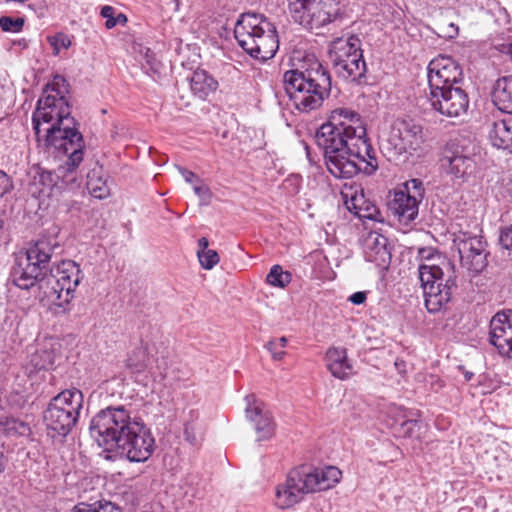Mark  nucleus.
I'll use <instances>...</instances> for the list:
<instances>
[{
  "label": "nucleus",
  "instance_id": "f257e3e1",
  "mask_svg": "<svg viewBox=\"0 0 512 512\" xmlns=\"http://www.w3.org/2000/svg\"><path fill=\"white\" fill-rule=\"evenodd\" d=\"M326 167L335 178H352L378 169L376 151L367 138L365 123L356 111L341 107L331 111L315 134Z\"/></svg>",
  "mask_w": 512,
  "mask_h": 512
},
{
  "label": "nucleus",
  "instance_id": "f03ea898",
  "mask_svg": "<svg viewBox=\"0 0 512 512\" xmlns=\"http://www.w3.org/2000/svg\"><path fill=\"white\" fill-rule=\"evenodd\" d=\"M283 84L294 107L305 113L321 107L331 90L329 72L313 55L300 68L286 71Z\"/></svg>",
  "mask_w": 512,
  "mask_h": 512
},
{
  "label": "nucleus",
  "instance_id": "7ed1b4c3",
  "mask_svg": "<svg viewBox=\"0 0 512 512\" xmlns=\"http://www.w3.org/2000/svg\"><path fill=\"white\" fill-rule=\"evenodd\" d=\"M78 125L75 119H66L58 126H50L45 135V146L49 152L67 156L65 162L57 167L56 176L69 187H79L82 180L79 165L83 161L85 144Z\"/></svg>",
  "mask_w": 512,
  "mask_h": 512
},
{
  "label": "nucleus",
  "instance_id": "20e7f679",
  "mask_svg": "<svg viewBox=\"0 0 512 512\" xmlns=\"http://www.w3.org/2000/svg\"><path fill=\"white\" fill-rule=\"evenodd\" d=\"M342 472L335 466L308 469L305 466L289 472L286 481L276 489V505L287 509L297 504L304 494L332 488L341 479Z\"/></svg>",
  "mask_w": 512,
  "mask_h": 512
},
{
  "label": "nucleus",
  "instance_id": "39448f33",
  "mask_svg": "<svg viewBox=\"0 0 512 512\" xmlns=\"http://www.w3.org/2000/svg\"><path fill=\"white\" fill-rule=\"evenodd\" d=\"M234 36L238 45L258 60L271 59L279 48L276 27L262 14H241L235 23Z\"/></svg>",
  "mask_w": 512,
  "mask_h": 512
},
{
  "label": "nucleus",
  "instance_id": "423d86ee",
  "mask_svg": "<svg viewBox=\"0 0 512 512\" xmlns=\"http://www.w3.org/2000/svg\"><path fill=\"white\" fill-rule=\"evenodd\" d=\"M436 256L438 263H422L418 268L425 306L431 313L445 308L457 290L454 264L439 254Z\"/></svg>",
  "mask_w": 512,
  "mask_h": 512
},
{
  "label": "nucleus",
  "instance_id": "0eeeda50",
  "mask_svg": "<svg viewBox=\"0 0 512 512\" xmlns=\"http://www.w3.org/2000/svg\"><path fill=\"white\" fill-rule=\"evenodd\" d=\"M330 60L336 75L346 81L362 83L367 65L361 39L355 34L344 35L331 43Z\"/></svg>",
  "mask_w": 512,
  "mask_h": 512
},
{
  "label": "nucleus",
  "instance_id": "6e6552de",
  "mask_svg": "<svg viewBox=\"0 0 512 512\" xmlns=\"http://www.w3.org/2000/svg\"><path fill=\"white\" fill-rule=\"evenodd\" d=\"M141 418L132 416L125 406L101 409L91 420L90 433L100 446L115 447Z\"/></svg>",
  "mask_w": 512,
  "mask_h": 512
},
{
  "label": "nucleus",
  "instance_id": "1a4fd4ad",
  "mask_svg": "<svg viewBox=\"0 0 512 512\" xmlns=\"http://www.w3.org/2000/svg\"><path fill=\"white\" fill-rule=\"evenodd\" d=\"M83 393L76 388L67 389L54 396L43 413V421L53 436H66L78 422L83 408Z\"/></svg>",
  "mask_w": 512,
  "mask_h": 512
},
{
  "label": "nucleus",
  "instance_id": "9d476101",
  "mask_svg": "<svg viewBox=\"0 0 512 512\" xmlns=\"http://www.w3.org/2000/svg\"><path fill=\"white\" fill-rule=\"evenodd\" d=\"M82 279V270L75 261L62 260L47 273L46 286L50 289L44 293L57 306L65 309L75 297L76 288Z\"/></svg>",
  "mask_w": 512,
  "mask_h": 512
},
{
  "label": "nucleus",
  "instance_id": "9b49d317",
  "mask_svg": "<svg viewBox=\"0 0 512 512\" xmlns=\"http://www.w3.org/2000/svg\"><path fill=\"white\" fill-rule=\"evenodd\" d=\"M295 22L313 30L330 23L339 12L336 0H287Z\"/></svg>",
  "mask_w": 512,
  "mask_h": 512
},
{
  "label": "nucleus",
  "instance_id": "f8f14e48",
  "mask_svg": "<svg viewBox=\"0 0 512 512\" xmlns=\"http://www.w3.org/2000/svg\"><path fill=\"white\" fill-rule=\"evenodd\" d=\"M130 462L147 461L155 448V440L142 420L133 426L115 446Z\"/></svg>",
  "mask_w": 512,
  "mask_h": 512
},
{
  "label": "nucleus",
  "instance_id": "ddd939ff",
  "mask_svg": "<svg viewBox=\"0 0 512 512\" xmlns=\"http://www.w3.org/2000/svg\"><path fill=\"white\" fill-rule=\"evenodd\" d=\"M424 140L423 127L420 124L411 119H397L391 126L387 142L395 154L401 156L420 149Z\"/></svg>",
  "mask_w": 512,
  "mask_h": 512
},
{
  "label": "nucleus",
  "instance_id": "4468645a",
  "mask_svg": "<svg viewBox=\"0 0 512 512\" xmlns=\"http://www.w3.org/2000/svg\"><path fill=\"white\" fill-rule=\"evenodd\" d=\"M454 243L457 247L460 262L463 268L478 274L487 266V243L481 236L463 233Z\"/></svg>",
  "mask_w": 512,
  "mask_h": 512
},
{
  "label": "nucleus",
  "instance_id": "2eb2a0df",
  "mask_svg": "<svg viewBox=\"0 0 512 512\" xmlns=\"http://www.w3.org/2000/svg\"><path fill=\"white\" fill-rule=\"evenodd\" d=\"M430 92L459 85L463 79L460 65L449 56H438L427 67Z\"/></svg>",
  "mask_w": 512,
  "mask_h": 512
},
{
  "label": "nucleus",
  "instance_id": "dca6fc26",
  "mask_svg": "<svg viewBox=\"0 0 512 512\" xmlns=\"http://www.w3.org/2000/svg\"><path fill=\"white\" fill-rule=\"evenodd\" d=\"M70 114L71 108L66 97H57L49 93L45 97L40 98L32 116L36 135L40 134L41 121L52 123L51 126H58L61 122L64 123L66 119H74Z\"/></svg>",
  "mask_w": 512,
  "mask_h": 512
},
{
  "label": "nucleus",
  "instance_id": "f3484780",
  "mask_svg": "<svg viewBox=\"0 0 512 512\" xmlns=\"http://www.w3.org/2000/svg\"><path fill=\"white\" fill-rule=\"evenodd\" d=\"M428 100L435 111L447 117H460L469 108L468 94L460 84L430 92Z\"/></svg>",
  "mask_w": 512,
  "mask_h": 512
},
{
  "label": "nucleus",
  "instance_id": "a211bd4d",
  "mask_svg": "<svg viewBox=\"0 0 512 512\" xmlns=\"http://www.w3.org/2000/svg\"><path fill=\"white\" fill-rule=\"evenodd\" d=\"M464 139L454 138L445 145L442 166L455 177H463L474 165V147L465 144Z\"/></svg>",
  "mask_w": 512,
  "mask_h": 512
},
{
  "label": "nucleus",
  "instance_id": "6ab92c4d",
  "mask_svg": "<svg viewBox=\"0 0 512 512\" xmlns=\"http://www.w3.org/2000/svg\"><path fill=\"white\" fill-rule=\"evenodd\" d=\"M489 343L501 358L512 361V310L499 311L492 317Z\"/></svg>",
  "mask_w": 512,
  "mask_h": 512
},
{
  "label": "nucleus",
  "instance_id": "aec40b11",
  "mask_svg": "<svg viewBox=\"0 0 512 512\" xmlns=\"http://www.w3.org/2000/svg\"><path fill=\"white\" fill-rule=\"evenodd\" d=\"M245 401L246 417L254 424L257 441L271 439L276 430V424L271 412L266 409L264 403L257 400L254 395L246 396Z\"/></svg>",
  "mask_w": 512,
  "mask_h": 512
},
{
  "label": "nucleus",
  "instance_id": "412c9836",
  "mask_svg": "<svg viewBox=\"0 0 512 512\" xmlns=\"http://www.w3.org/2000/svg\"><path fill=\"white\" fill-rule=\"evenodd\" d=\"M61 252L62 248L56 238L43 236L30 244L25 261L32 262L48 273L52 258L57 257Z\"/></svg>",
  "mask_w": 512,
  "mask_h": 512
},
{
  "label": "nucleus",
  "instance_id": "4be33fe9",
  "mask_svg": "<svg viewBox=\"0 0 512 512\" xmlns=\"http://www.w3.org/2000/svg\"><path fill=\"white\" fill-rule=\"evenodd\" d=\"M56 353L51 341L38 342L27 350L25 367L29 373L48 370L55 363Z\"/></svg>",
  "mask_w": 512,
  "mask_h": 512
},
{
  "label": "nucleus",
  "instance_id": "5701e85b",
  "mask_svg": "<svg viewBox=\"0 0 512 512\" xmlns=\"http://www.w3.org/2000/svg\"><path fill=\"white\" fill-rule=\"evenodd\" d=\"M13 283L24 290H28L36 283L40 289L46 286L47 273L30 261H20L12 272Z\"/></svg>",
  "mask_w": 512,
  "mask_h": 512
},
{
  "label": "nucleus",
  "instance_id": "b1692460",
  "mask_svg": "<svg viewBox=\"0 0 512 512\" xmlns=\"http://www.w3.org/2000/svg\"><path fill=\"white\" fill-rule=\"evenodd\" d=\"M365 258L378 266L386 267L391 261L388 239L377 232H370L364 239Z\"/></svg>",
  "mask_w": 512,
  "mask_h": 512
},
{
  "label": "nucleus",
  "instance_id": "393cba45",
  "mask_svg": "<svg viewBox=\"0 0 512 512\" xmlns=\"http://www.w3.org/2000/svg\"><path fill=\"white\" fill-rule=\"evenodd\" d=\"M419 202L417 196H412L404 190H398L394 192L393 198L388 203V208L398 217L399 221L409 222L417 217Z\"/></svg>",
  "mask_w": 512,
  "mask_h": 512
},
{
  "label": "nucleus",
  "instance_id": "a878e982",
  "mask_svg": "<svg viewBox=\"0 0 512 512\" xmlns=\"http://www.w3.org/2000/svg\"><path fill=\"white\" fill-rule=\"evenodd\" d=\"M488 137L494 147L512 152V116L493 121Z\"/></svg>",
  "mask_w": 512,
  "mask_h": 512
},
{
  "label": "nucleus",
  "instance_id": "bb28decb",
  "mask_svg": "<svg viewBox=\"0 0 512 512\" xmlns=\"http://www.w3.org/2000/svg\"><path fill=\"white\" fill-rule=\"evenodd\" d=\"M325 359L327 368L334 377L344 380L352 374V366L347 360L345 348H329Z\"/></svg>",
  "mask_w": 512,
  "mask_h": 512
},
{
  "label": "nucleus",
  "instance_id": "cd10ccee",
  "mask_svg": "<svg viewBox=\"0 0 512 512\" xmlns=\"http://www.w3.org/2000/svg\"><path fill=\"white\" fill-rule=\"evenodd\" d=\"M58 181H61L63 186L70 188L63 183L61 178L56 176V169L54 172L47 170L38 171L29 184V192L36 198L49 196L53 187L58 184ZM71 188L73 189L74 187Z\"/></svg>",
  "mask_w": 512,
  "mask_h": 512
},
{
  "label": "nucleus",
  "instance_id": "c85d7f7f",
  "mask_svg": "<svg viewBox=\"0 0 512 512\" xmlns=\"http://www.w3.org/2000/svg\"><path fill=\"white\" fill-rule=\"evenodd\" d=\"M492 101L500 111L512 114V75L501 77L495 82Z\"/></svg>",
  "mask_w": 512,
  "mask_h": 512
},
{
  "label": "nucleus",
  "instance_id": "c756f323",
  "mask_svg": "<svg viewBox=\"0 0 512 512\" xmlns=\"http://www.w3.org/2000/svg\"><path fill=\"white\" fill-rule=\"evenodd\" d=\"M217 88V80L206 70L197 69L193 72L190 78V89L195 96L200 99H206Z\"/></svg>",
  "mask_w": 512,
  "mask_h": 512
},
{
  "label": "nucleus",
  "instance_id": "7c9ffc66",
  "mask_svg": "<svg viewBox=\"0 0 512 512\" xmlns=\"http://www.w3.org/2000/svg\"><path fill=\"white\" fill-rule=\"evenodd\" d=\"M345 205L350 212L359 218L379 220L380 212L374 205L365 200L363 192L352 195L350 199L345 201Z\"/></svg>",
  "mask_w": 512,
  "mask_h": 512
},
{
  "label": "nucleus",
  "instance_id": "2f4dec72",
  "mask_svg": "<svg viewBox=\"0 0 512 512\" xmlns=\"http://www.w3.org/2000/svg\"><path fill=\"white\" fill-rule=\"evenodd\" d=\"M87 189L97 199H105L110 195L107 179L102 167H95L87 173Z\"/></svg>",
  "mask_w": 512,
  "mask_h": 512
},
{
  "label": "nucleus",
  "instance_id": "473e14b6",
  "mask_svg": "<svg viewBox=\"0 0 512 512\" xmlns=\"http://www.w3.org/2000/svg\"><path fill=\"white\" fill-rule=\"evenodd\" d=\"M29 432L30 427L26 422L14 417L0 416V434L13 437L24 436L29 434Z\"/></svg>",
  "mask_w": 512,
  "mask_h": 512
},
{
  "label": "nucleus",
  "instance_id": "72a5a7b5",
  "mask_svg": "<svg viewBox=\"0 0 512 512\" xmlns=\"http://www.w3.org/2000/svg\"><path fill=\"white\" fill-rule=\"evenodd\" d=\"M292 280V275L284 271L282 266L273 265L266 276V282L274 287L285 288Z\"/></svg>",
  "mask_w": 512,
  "mask_h": 512
},
{
  "label": "nucleus",
  "instance_id": "f704fd0d",
  "mask_svg": "<svg viewBox=\"0 0 512 512\" xmlns=\"http://www.w3.org/2000/svg\"><path fill=\"white\" fill-rule=\"evenodd\" d=\"M72 512H123L122 509L110 501H98L93 504L79 503Z\"/></svg>",
  "mask_w": 512,
  "mask_h": 512
},
{
  "label": "nucleus",
  "instance_id": "c9c22d12",
  "mask_svg": "<svg viewBox=\"0 0 512 512\" xmlns=\"http://www.w3.org/2000/svg\"><path fill=\"white\" fill-rule=\"evenodd\" d=\"M288 339L285 336L280 338H273L265 344V348L270 352L271 357L275 361L282 360L285 355V348L287 347Z\"/></svg>",
  "mask_w": 512,
  "mask_h": 512
},
{
  "label": "nucleus",
  "instance_id": "e433bc0d",
  "mask_svg": "<svg viewBox=\"0 0 512 512\" xmlns=\"http://www.w3.org/2000/svg\"><path fill=\"white\" fill-rule=\"evenodd\" d=\"M25 24L23 17L13 18L10 16L0 17V28L3 32L18 33L22 31Z\"/></svg>",
  "mask_w": 512,
  "mask_h": 512
},
{
  "label": "nucleus",
  "instance_id": "4c0bfd02",
  "mask_svg": "<svg viewBox=\"0 0 512 512\" xmlns=\"http://www.w3.org/2000/svg\"><path fill=\"white\" fill-rule=\"evenodd\" d=\"M127 366L136 373L142 372L145 367V352L142 349H136L129 355L127 359Z\"/></svg>",
  "mask_w": 512,
  "mask_h": 512
},
{
  "label": "nucleus",
  "instance_id": "58836bf2",
  "mask_svg": "<svg viewBox=\"0 0 512 512\" xmlns=\"http://www.w3.org/2000/svg\"><path fill=\"white\" fill-rule=\"evenodd\" d=\"M197 256L202 268L206 270H211L220 260L217 251L212 249L198 253Z\"/></svg>",
  "mask_w": 512,
  "mask_h": 512
},
{
  "label": "nucleus",
  "instance_id": "ea45409f",
  "mask_svg": "<svg viewBox=\"0 0 512 512\" xmlns=\"http://www.w3.org/2000/svg\"><path fill=\"white\" fill-rule=\"evenodd\" d=\"M54 92V96L65 97L67 90V81L63 76L56 75L52 82L46 86V91Z\"/></svg>",
  "mask_w": 512,
  "mask_h": 512
},
{
  "label": "nucleus",
  "instance_id": "a19ab883",
  "mask_svg": "<svg viewBox=\"0 0 512 512\" xmlns=\"http://www.w3.org/2000/svg\"><path fill=\"white\" fill-rule=\"evenodd\" d=\"M49 42L54 49V55L59 54L60 49H67L71 45V41L64 33H58L53 37L49 38Z\"/></svg>",
  "mask_w": 512,
  "mask_h": 512
},
{
  "label": "nucleus",
  "instance_id": "79ce46f5",
  "mask_svg": "<svg viewBox=\"0 0 512 512\" xmlns=\"http://www.w3.org/2000/svg\"><path fill=\"white\" fill-rule=\"evenodd\" d=\"M422 181L419 179H411L405 184V192L417 196L418 200L423 197Z\"/></svg>",
  "mask_w": 512,
  "mask_h": 512
},
{
  "label": "nucleus",
  "instance_id": "37998d69",
  "mask_svg": "<svg viewBox=\"0 0 512 512\" xmlns=\"http://www.w3.org/2000/svg\"><path fill=\"white\" fill-rule=\"evenodd\" d=\"M115 9L112 6L105 5L101 8L100 15L106 19L105 27L112 29L115 27Z\"/></svg>",
  "mask_w": 512,
  "mask_h": 512
},
{
  "label": "nucleus",
  "instance_id": "c03bdc74",
  "mask_svg": "<svg viewBox=\"0 0 512 512\" xmlns=\"http://www.w3.org/2000/svg\"><path fill=\"white\" fill-rule=\"evenodd\" d=\"M13 187L12 178L4 171L0 170V197L11 192Z\"/></svg>",
  "mask_w": 512,
  "mask_h": 512
},
{
  "label": "nucleus",
  "instance_id": "a18cd8bd",
  "mask_svg": "<svg viewBox=\"0 0 512 512\" xmlns=\"http://www.w3.org/2000/svg\"><path fill=\"white\" fill-rule=\"evenodd\" d=\"M194 193L201 199L202 202H209L211 199V191L207 185L200 183H196L193 186Z\"/></svg>",
  "mask_w": 512,
  "mask_h": 512
},
{
  "label": "nucleus",
  "instance_id": "49530a36",
  "mask_svg": "<svg viewBox=\"0 0 512 512\" xmlns=\"http://www.w3.org/2000/svg\"><path fill=\"white\" fill-rule=\"evenodd\" d=\"M140 53L143 56V59L145 60L146 64L149 66V68L152 71H158V63L155 59V55L153 51L150 48H142L140 50Z\"/></svg>",
  "mask_w": 512,
  "mask_h": 512
},
{
  "label": "nucleus",
  "instance_id": "de8ad7c7",
  "mask_svg": "<svg viewBox=\"0 0 512 512\" xmlns=\"http://www.w3.org/2000/svg\"><path fill=\"white\" fill-rule=\"evenodd\" d=\"M196 427L192 423H187L185 425L184 429V435L185 439L191 444V445H197L199 442V437L195 432Z\"/></svg>",
  "mask_w": 512,
  "mask_h": 512
},
{
  "label": "nucleus",
  "instance_id": "09e8293b",
  "mask_svg": "<svg viewBox=\"0 0 512 512\" xmlns=\"http://www.w3.org/2000/svg\"><path fill=\"white\" fill-rule=\"evenodd\" d=\"M499 241L504 249L512 251V225L501 232Z\"/></svg>",
  "mask_w": 512,
  "mask_h": 512
},
{
  "label": "nucleus",
  "instance_id": "8fccbe9b",
  "mask_svg": "<svg viewBox=\"0 0 512 512\" xmlns=\"http://www.w3.org/2000/svg\"><path fill=\"white\" fill-rule=\"evenodd\" d=\"M181 175L183 176V178L185 179L186 182L188 183H191L193 184V186L196 184V183H200L201 180L199 179V177L193 173L192 171H189L185 168H180L179 169Z\"/></svg>",
  "mask_w": 512,
  "mask_h": 512
},
{
  "label": "nucleus",
  "instance_id": "3c124183",
  "mask_svg": "<svg viewBox=\"0 0 512 512\" xmlns=\"http://www.w3.org/2000/svg\"><path fill=\"white\" fill-rule=\"evenodd\" d=\"M366 298H367V293L366 292L358 291V292L353 293L349 297V301L351 303H353L354 305H360V304H363L365 302Z\"/></svg>",
  "mask_w": 512,
  "mask_h": 512
},
{
  "label": "nucleus",
  "instance_id": "603ef678",
  "mask_svg": "<svg viewBox=\"0 0 512 512\" xmlns=\"http://www.w3.org/2000/svg\"><path fill=\"white\" fill-rule=\"evenodd\" d=\"M9 402L11 405L21 408L25 404L26 400L23 395L19 393H12L10 394Z\"/></svg>",
  "mask_w": 512,
  "mask_h": 512
},
{
  "label": "nucleus",
  "instance_id": "864d4df0",
  "mask_svg": "<svg viewBox=\"0 0 512 512\" xmlns=\"http://www.w3.org/2000/svg\"><path fill=\"white\" fill-rule=\"evenodd\" d=\"M418 254L422 260L433 261L435 251L431 248H420Z\"/></svg>",
  "mask_w": 512,
  "mask_h": 512
},
{
  "label": "nucleus",
  "instance_id": "5fc2aeb1",
  "mask_svg": "<svg viewBox=\"0 0 512 512\" xmlns=\"http://www.w3.org/2000/svg\"><path fill=\"white\" fill-rule=\"evenodd\" d=\"M208 246H209V241L206 237H202L198 240V250H197V254L198 253H202L204 251H208Z\"/></svg>",
  "mask_w": 512,
  "mask_h": 512
},
{
  "label": "nucleus",
  "instance_id": "6e6d98bb",
  "mask_svg": "<svg viewBox=\"0 0 512 512\" xmlns=\"http://www.w3.org/2000/svg\"><path fill=\"white\" fill-rule=\"evenodd\" d=\"M128 19H127V16L123 13H119L116 17H115V26L120 24V25H125L127 23Z\"/></svg>",
  "mask_w": 512,
  "mask_h": 512
},
{
  "label": "nucleus",
  "instance_id": "4d7b16f0",
  "mask_svg": "<svg viewBox=\"0 0 512 512\" xmlns=\"http://www.w3.org/2000/svg\"><path fill=\"white\" fill-rule=\"evenodd\" d=\"M7 464V459L4 456L3 450L0 448V474L4 472Z\"/></svg>",
  "mask_w": 512,
  "mask_h": 512
},
{
  "label": "nucleus",
  "instance_id": "13d9d810",
  "mask_svg": "<svg viewBox=\"0 0 512 512\" xmlns=\"http://www.w3.org/2000/svg\"><path fill=\"white\" fill-rule=\"evenodd\" d=\"M414 424H416L415 420H406L402 423V426L408 427V431H409L411 429V426H413Z\"/></svg>",
  "mask_w": 512,
  "mask_h": 512
},
{
  "label": "nucleus",
  "instance_id": "bf43d9fd",
  "mask_svg": "<svg viewBox=\"0 0 512 512\" xmlns=\"http://www.w3.org/2000/svg\"><path fill=\"white\" fill-rule=\"evenodd\" d=\"M26 1L27 0H0V3H19V4H23Z\"/></svg>",
  "mask_w": 512,
  "mask_h": 512
},
{
  "label": "nucleus",
  "instance_id": "052dcab7",
  "mask_svg": "<svg viewBox=\"0 0 512 512\" xmlns=\"http://www.w3.org/2000/svg\"><path fill=\"white\" fill-rule=\"evenodd\" d=\"M472 376H473V373H471V372H467V373L465 374V379H466V381H469V380L472 378Z\"/></svg>",
  "mask_w": 512,
  "mask_h": 512
},
{
  "label": "nucleus",
  "instance_id": "680f3d73",
  "mask_svg": "<svg viewBox=\"0 0 512 512\" xmlns=\"http://www.w3.org/2000/svg\"><path fill=\"white\" fill-rule=\"evenodd\" d=\"M4 228V220L0 217V231Z\"/></svg>",
  "mask_w": 512,
  "mask_h": 512
}]
</instances>
